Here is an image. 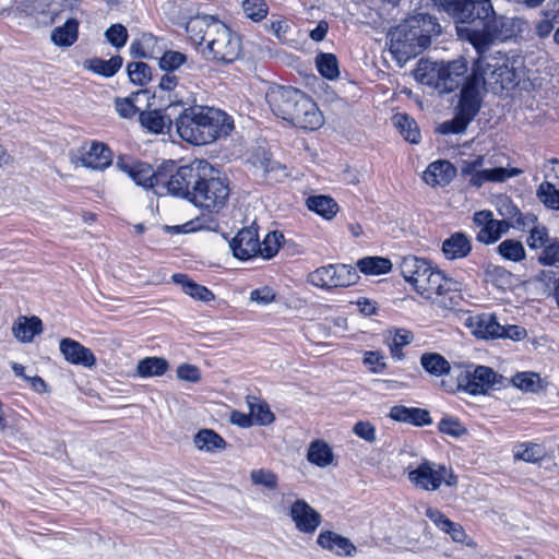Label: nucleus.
Instances as JSON below:
<instances>
[{"instance_id": "473e14b6", "label": "nucleus", "mask_w": 559, "mask_h": 559, "mask_svg": "<svg viewBox=\"0 0 559 559\" xmlns=\"http://www.w3.org/2000/svg\"><path fill=\"white\" fill-rule=\"evenodd\" d=\"M123 60L120 56H114L108 60L92 58L84 62L85 69L104 78L114 76L122 67Z\"/></svg>"}, {"instance_id": "ea45409f", "label": "nucleus", "mask_w": 559, "mask_h": 559, "mask_svg": "<svg viewBox=\"0 0 559 559\" xmlns=\"http://www.w3.org/2000/svg\"><path fill=\"white\" fill-rule=\"evenodd\" d=\"M307 459L314 465L325 467L331 464L333 453L331 448L324 441L316 440L309 445Z\"/></svg>"}, {"instance_id": "f8f14e48", "label": "nucleus", "mask_w": 559, "mask_h": 559, "mask_svg": "<svg viewBox=\"0 0 559 559\" xmlns=\"http://www.w3.org/2000/svg\"><path fill=\"white\" fill-rule=\"evenodd\" d=\"M484 59L473 66L472 73L466 76L462 86L460 99L456 106V111L463 117L473 121L480 110L483 102V91L486 85V80L483 73L478 71L483 68Z\"/></svg>"}, {"instance_id": "9d476101", "label": "nucleus", "mask_w": 559, "mask_h": 559, "mask_svg": "<svg viewBox=\"0 0 559 559\" xmlns=\"http://www.w3.org/2000/svg\"><path fill=\"white\" fill-rule=\"evenodd\" d=\"M407 476L415 487L427 491L438 490L442 484L448 487L457 484V477L451 468L429 460H423L416 468L408 471Z\"/></svg>"}, {"instance_id": "c756f323", "label": "nucleus", "mask_w": 559, "mask_h": 559, "mask_svg": "<svg viewBox=\"0 0 559 559\" xmlns=\"http://www.w3.org/2000/svg\"><path fill=\"white\" fill-rule=\"evenodd\" d=\"M41 320L37 317H20L12 326L13 335L23 343L32 342L43 330Z\"/></svg>"}, {"instance_id": "412c9836", "label": "nucleus", "mask_w": 559, "mask_h": 559, "mask_svg": "<svg viewBox=\"0 0 559 559\" xmlns=\"http://www.w3.org/2000/svg\"><path fill=\"white\" fill-rule=\"evenodd\" d=\"M467 61L459 58L450 62H442L440 78V93H451L456 90L467 72Z\"/></svg>"}, {"instance_id": "5fc2aeb1", "label": "nucleus", "mask_w": 559, "mask_h": 559, "mask_svg": "<svg viewBox=\"0 0 559 559\" xmlns=\"http://www.w3.org/2000/svg\"><path fill=\"white\" fill-rule=\"evenodd\" d=\"M413 340L411 332L405 330H399L393 335L392 342L390 343V353L395 360H401L404 357L403 347L409 344Z\"/></svg>"}, {"instance_id": "774afa93", "label": "nucleus", "mask_w": 559, "mask_h": 559, "mask_svg": "<svg viewBox=\"0 0 559 559\" xmlns=\"http://www.w3.org/2000/svg\"><path fill=\"white\" fill-rule=\"evenodd\" d=\"M425 514L442 532H445L452 522L440 510L430 507L426 509Z\"/></svg>"}, {"instance_id": "7c9ffc66", "label": "nucleus", "mask_w": 559, "mask_h": 559, "mask_svg": "<svg viewBox=\"0 0 559 559\" xmlns=\"http://www.w3.org/2000/svg\"><path fill=\"white\" fill-rule=\"evenodd\" d=\"M174 283L180 285L185 294L191 296L193 299L209 302L214 299V294L203 285L193 282L188 275L177 273L171 276Z\"/></svg>"}, {"instance_id": "4d7b16f0", "label": "nucleus", "mask_w": 559, "mask_h": 559, "mask_svg": "<svg viewBox=\"0 0 559 559\" xmlns=\"http://www.w3.org/2000/svg\"><path fill=\"white\" fill-rule=\"evenodd\" d=\"M242 10L247 17L255 22L263 20L267 14V5L263 0H245Z\"/></svg>"}, {"instance_id": "0e129e2a", "label": "nucleus", "mask_w": 559, "mask_h": 559, "mask_svg": "<svg viewBox=\"0 0 559 559\" xmlns=\"http://www.w3.org/2000/svg\"><path fill=\"white\" fill-rule=\"evenodd\" d=\"M353 432L369 443L377 439L376 427L370 421H357L353 427Z\"/></svg>"}, {"instance_id": "37998d69", "label": "nucleus", "mask_w": 559, "mask_h": 559, "mask_svg": "<svg viewBox=\"0 0 559 559\" xmlns=\"http://www.w3.org/2000/svg\"><path fill=\"white\" fill-rule=\"evenodd\" d=\"M248 406L253 424L255 423L260 426H267L274 421L275 416L267 404L252 397L251 400H248Z\"/></svg>"}, {"instance_id": "2eb2a0df", "label": "nucleus", "mask_w": 559, "mask_h": 559, "mask_svg": "<svg viewBox=\"0 0 559 559\" xmlns=\"http://www.w3.org/2000/svg\"><path fill=\"white\" fill-rule=\"evenodd\" d=\"M473 222L479 228L476 239L485 245L495 243L510 228V224L507 221L495 219L493 213L488 210L476 212L473 216Z\"/></svg>"}, {"instance_id": "dca6fc26", "label": "nucleus", "mask_w": 559, "mask_h": 559, "mask_svg": "<svg viewBox=\"0 0 559 559\" xmlns=\"http://www.w3.org/2000/svg\"><path fill=\"white\" fill-rule=\"evenodd\" d=\"M72 158L83 167L103 170L111 165L112 154L104 143L91 142L78 148Z\"/></svg>"}, {"instance_id": "a878e982", "label": "nucleus", "mask_w": 559, "mask_h": 559, "mask_svg": "<svg viewBox=\"0 0 559 559\" xmlns=\"http://www.w3.org/2000/svg\"><path fill=\"white\" fill-rule=\"evenodd\" d=\"M472 251L471 238L464 233L452 234L442 242V252L448 260L463 259Z\"/></svg>"}, {"instance_id": "c85d7f7f", "label": "nucleus", "mask_w": 559, "mask_h": 559, "mask_svg": "<svg viewBox=\"0 0 559 559\" xmlns=\"http://www.w3.org/2000/svg\"><path fill=\"white\" fill-rule=\"evenodd\" d=\"M139 120L145 130L154 134L165 133L173 124L170 117L160 110L141 111Z\"/></svg>"}, {"instance_id": "423d86ee", "label": "nucleus", "mask_w": 559, "mask_h": 559, "mask_svg": "<svg viewBox=\"0 0 559 559\" xmlns=\"http://www.w3.org/2000/svg\"><path fill=\"white\" fill-rule=\"evenodd\" d=\"M440 34L437 17L418 13L390 33V51L399 62H406L427 48L431 37Z\"/></svg>"}, {"instance_id": "0eeeda50", "label": "nucleus", "mask_w": 559, "mask_h": 559, "mask_svg": "<svg viewBox=\"0 0 559 559\" xmlns=\"http://www.w3.org/2000/svg\"><path fill=\"white\" fill-rule=\"evenodd\" d=\"M201 167H204V160L199 159L179 167L174 162L163 164L157 170V194H170L190 202Z\"/></svg>"}, {"instance_id": "de8ad7c7", "label": "nucleus", "mask_w": 559, "mask_h": 559, "mask_svg": "<svg viewBox=\"0 0 559 559\" xmlns=\"http://www.w3.org/2000/svg\"><path fill=\"white\" fill-rule=\"evenodd\" d=\"M187 62V55L176 50H163L158 66L163 71L174 72Z\"/></svg>"}, {"instance_id": "7ed1b4c3", "label": "nucleus", "mask_w": 559, "mask_h": 559, "mask_svg": "<svg viewBox=\"0 0 559 559\" xmlns=\"http://www.w3.org/2000/svg\"><path fill=\"white\" fill-rule=\"evenodd\" d=\"M182 106L175 119L178 135L193 145H206L227 136L233 128V119L223 110L203 105Z\"/></svg>"}, {"instance_id": "2f4dec72", "label": "nucleus", "mask_w": 559, "mask_h": 559, "mask_svg": "<svg viewBox=\"0 0 559 559\" xmlns=\"http://www.w3.org/2000/svg\"><path fill=\"white\" fill-rule=\"evenodd\" d=\"M307 207L325 219H332L338 212L336 201L329 195H311L306 200Z\"/></svg>"}, {"instance_id": "338daca9", "label": "nucleus", "mask_w": 559, "mask_h": 559, "mask_svg": "<svg viewBox=\"0 0 559 559\" xmlns=\"http://www.w3.org/2000/svg\"><path fill=\"white\" fill-rule=\"evenodd\" d=\"M177 377L180 380L195 383L201 379V373L194 365L183 364L177 368Z\"/></svg>"}, {"instance_id": "bf43d9fd", "label": "nucleus", "mask_w": 559, "mask_h": 559, "mask_svg": "<svg viewBox=\"0 0 559 559\" xmlns=\"http://www.w3.org/2000/svg\"><path fill=\"white\" fill-rule=\"evenodd\" d=\"M364 364L372 373H381L385 368V357L378 350H368L364 354Z\"/></svg>"}, {"instance_id": "bb28decb", "label": "nucleus", "mask_w": 559, "mask_h": 559, "mask_svg": "<svg viewBox=\"0 0 559 559\" xmlns=\"http://www.w3.org/2000/svg\"><path fill=\"white\" fill-rule=\"evenodd\" d=\"M521 174L522 170L516 167H495L480 169L479 174L475 175L472 187L480 188L487 182H506L508 179L516 177Z\"/></svg>"}, {"instance_id": "6ab92c4d", "label": "nucleus", "mask_w": 559, "mask_h": 559, "mask_svg": "<svg viewBox=\"0 0 559 559\" xmlns=\"http://www.w3.org/2000/svg\"><path fill=\"white\" fill-rule=\"evenodd\" d=\"M465 325L478 338H500L502 333V325L497 321L496 316L491 313L469 316L465 320Z\"/></svg>"}, {"instance_id": "8fccbe9b", "label": "nucleus", "mask_w": 559, "mask_h": 559, "mask_svg": "<svg viewBox=\"0 0 559 559\" xmlns=\"http://www.w3.org/2000/svg\"><path fill=\"white\" fill-rule=\"evenodd\" d=\"M537 197L547 207L559 210V188L548 179L538 187Z\"/></svg>"}, {"instance_id": "e2e57ef3", "label": "nucleus", "mask_w": 559, "mask_h": 559, "mask_svg": "<svg viewBox=\"0 0 559 559\" xmlns=\"http://www.w3.org/2000/svg\"><path fill=\"white\" fill-rule=\"evenodd\" d=\"M132 95L130 97L126 98H117L115 102V108L120 117L122 118H132L138 112V108L134 104V97L136 96Z\"/></svg>"}, {"instance_id": "13d9d810", "label": "nucleus", "mask_w": 559, "mask_h": 559, "mask_svg": "<svg viewBox=\"0 0 559 559\" xmlns=\"http://www.w3.org/2000/svg\"><path fill=\"white\" fill-rule=\"evenodd\" d=\"M538 262L543 265L559 266V240L550 241L538 257Z\"/></svg>"}, {"instance_id": "39448f33", "label": "nucleus", "mask_w": 559, "mask_h": 559, "mask_svg": "<svg viewBox=\"0 0 559 559\" xmlns=\"http://www.w3.org/2000/svg\"><path fill=\"white\" fill-rule=\"evenodd\" d=\"M266 102L274 115L300 129L313 131L323 124L317 104L300 90L273 86L266 93Z\"/></svg>"}, {"instance_id": "f03ea898", "label": "nucleus", "mask_w": 559, "mask_h": 559, "mask_svg": "<svg viewBox=\"0 0 559 559\" xmlns=\"http://www.w3.org/2000/svg\"><path fill=\"white\" fill-rule=\"evenodd\" d=\"M192 191L190 202L197 207L205 210L209 214H202L177 228L182 233L215 230L218 223L210 214H217L227 205L230 195L228 178L219 176L217 171L204 160V167H201V173Z\"/></svg>"}, {"instance_id": "cd10ccee", "label": "nucleus", "mask_w": 559, "mask_h": 559, "mask_svg": "<svg viewBox=\"0 0 559 559\" xmlns=\"http://www.w3.org/2000/svg\"><path fill=\"white\" fill-rule=\"evenodd\" d=\"M442 62L419 60L415 70L416 80L440 92Z\"/></svg>"}, {"instance_id": "58836bf2", "label": "nucleus", "mask_w": 559, "mask_h": 559, "mask_svg": "<svg viewBox=\"0 0 559 559\" xmlns=\"http://www.w3.org/2000/svg\"><path fill=\"white\" fill-rule=\"evenodd\" d=\"M168 369V362L162 357H146L136 366V372L141 378L163 376Z\"/></svg>"}, {"instance_id": "c9c22d12", "label": "nucleus", "mask_w": 559, "mask_h": 559, "mask_svg": "<svg viewBox=\"0 0 559 559\" xmlns=\"http://www.w3.org/2000/svg\"><path fill=\"white\" fill-rule=\"evenodd\" d=\"M423 369L433 377H442L451 371L450 362L438 353H425L420 357Z\"/></svg>"}, {"instance_id": "b1692460", "label": "nucleus", "mask_w": 559, "mask_h": 559, "mask_svg": "<svg viewBox=\"0 0 559 559\" xmlns=\"http://www.w3.org/2000/svg\"><path fill=\"white\" fill-rule=\"evenodd\" d=\"M318 545L337 556L352 557L356 552L355 545L347 538L332 531H322L317 538Z\"/></svg>"}, {"instance_id": "72a5a7b5", "label": "nucleus", "mask_w": 559, "mask_h": 559, "mask_svg": "<svg viewBox=\"0 0 559 559\" xmlns=\"http://www.w3.org/2000/svg\"><path fill=\"white\" fill-rule=\"evenodd\" d=\"M195 448L200 451L214 453L226 448V441L212 429L200 430L193 439Z\"/></svg>"}, {"instance_id": "a211bd4d", "label": "nucleus", "mask_w": 559, "mask_h": 559, "mask_svg": "<svg viewBox=\"0 0 559 559\" xmlns=\"http://www.w3.org/2000/svg\"><path fill=\"white\" fill-rule=\"evenodd\" d=\"M117 167L127 174L138 186L152 188L157 194V171H154L148 164L119 158Z\"/></svg>"}, {"instance_id": "4c0bfd02", "label": "nucleus", "mask_w": 559, "mask_h": 559, "mask_svg": "<svg viewBox=\"0 0 559 559\" xmlns=\"http://www.w3.org/2000/svg\"><path fill=\"white\" fill-rule=\"evenodd\" d=\"M357 269L366 275H382L391 271L392 262L383 257H366L358 260Z\"/></svg>"}, {"instance_id": "4468645a", "label": "nucleus", "mask_w": 559, "mask_h": 559, "mask_svg": "<svg viewBox=\"0 0 559 559\" xmlns=\"http://www.w3.org/2000/svg\"><path fill=\"white\" fill-rule=\"evenodd\" d=\"M294 497L295 493L283 495V502L289 503V518L298 532L313 534L321 525V514L304 499L296 498L292 500Z\"/></svg>"}, {"instance_id": "680f3d73", "label": "nucleus", "mask_w": 559, "mask_h": 559, "mask_svg": "<svg viewBox=\"0 0 559 559\" xmlns=\"http://www.w3.org/2000/svg\"><path fill=\"white\" fill-rule=\"evenodd\" d=\"M440 432L460 437L465 432V428L461 425L460 420L455 417L447 416L443 417L438 425Z\"/></svg>"}, {"instance_id": "1a4fd4ad", "label": "nucleus", "mask_w": 559, "mask_h": 559, "mask_svg": "<svg viewBox=\"0 0 559 559\" xmlns=\"http://www.w3.org/2000/svg\"><path fill=\"white\" fill-rule=\"evenodd\" d=\"M359 278L358 271L353 265L331 263L310 272L307 282L319 289L331 292L353 286L358 283Z\"/></svg>"}, {"instance_id": "a18cd8bd", "label": "nucleus", "mask_w": 559, "mask_h": 559, "mask_svg": "<svg viewBox=\"0 0 559 559\" xmlns=\"http://www.w3.org/2000/svg\"><path fill=\"white\" fill-rule=\"evenodd\" d=\"M318 71L328 80H334L338 76L337 59L332 53H320L316 59Z\"/></svg>"}, {"instance_id": "a19ab883", "label": "nucleus", "mask_w": 559, "mask_h": 559, "mask_svg": "<svg viewBox=\"0 0 559 559\" xmlns=\"http://www.w3.org/2000/svg\"><path fill=\"white\" fill-rule=\"evenodd\" d=\"M394 126L400 130L404 139L413 144L420 141V132L417 123L409 116L397 114L393 117Z\"/></svg>"}, {"instance_id": "052dcab7", "label": "nucleus", "mask_w": 559, "mask_h": 559, "mask_svg": "<svg viewBox=\"0 0 559 559\" xmlns=\"http://www.w3.org/2000/svg\"><path fill=\"white\" fill-rule=\"evenodd\" d=\"M143 45L145 47L146 53L150 55V59H158L165 49L164 40L157 38L156 36L144 33L142 34Z\"/></svg>"}, {"instance_id": "e433bc0d", "label": "nucleus", "mask_w": 559, "mask_h": 559, "mask_svg": "<svg viewBox=\"0 0 559 559\" xmlns=\"http://www.w3.org/2000/svg\"><path fill=\"white\" fill-rule=\"evenodd\" d=\"M511 383L525 393H538L544 389V381L538 373L522 371L511 378Z\"/></svg>"}, {"instance_id": "20e7f679", "label": "nucleus", "mask_w": 559, "mask_h": 559, "mask_svg": "<svg viewBox=\"0 0 559 559\" xmlns=\"http://www.w3.org/2000/svg\"><path fill=\"white\" fill-rule=\"evenodd\" d=\"M495 17L491 0H461L452 19L457 36L472 44L476 52L481 55L489 50L497 37L491 26Z\"/></svg>"}, {"instance_id": "09e8293b", "label": "nucleus", "mask_w": 559, "mask_h": 559, "mask_svg": "<svg viewBox=\"0 0 559 559\" xmlns=\"http://www.w3.org/2000/svg\"><path fill=\"white\" fill-rule=\"evenodd\" d=\"M130 81L136 85L144 86L152 79V69L142 61L130 62L127 67Z\"/></svg>"}, {"instance_id": "c03bdc74", "label": "nucleus", "mask_w": 559, "mask_h": 559, "mask_svg": "<svg viewBox=\"0 0 559 559\" xmlns=\"http://www.w3.org/2000/svg\"><path fill=\"white\" fill-rule=\"evenodd\" d=\"M544 453L540 445L533 442H522L513 448V456L516 461L535 463L543 457Z\"/></svg>"}, {"instance_id": "f3484780", "label": "nucleus", "mask_w": 559, "mask_h": 559, "mask_svg": "<svg viewBox=\"0 0 559 559\" xmlns=\"http://www.w3.org/2000/svg\"><path fill=\"white\" fill-rule=\"evenodd\" d=\"M229 248L235 258L239 260H250L259 257L260 240L255 228L248 227L238 231L230 240Z\"/></svg>"}, {"instance_id": "6e6d98bb", "label": "nucleus", "mask_w": 559, "mask_h": 559, "mask_svg": "<svg viewBox=\"0 0 559 559\" xmlns=\"http://www.w3.org/2000/svg\"><path fill=\"white\" fill-rule=\"evenodd\" d=\"M527 246L531 249H545L547 245L550 243V237L548 229L537 224L536 226H533V228L530 229V236L527 237Z\"/></svg>"}, {"instance_id": "f704fd0d", "label": "nucleus", "mask_w": 559, "mask_h": 559, "mask_svg": "<svg viewBox=\"0 0 559 559\" xmlns=\"http://www.w3.org/2000/svg\"><path fill=\"white\" fill-rule=\"evenodd\" d=\"M79 34V22L75 19H69L62 26L56 27L51 32V40L60 47L72 46Z\"/></svg>"}, {"instance_id": "69168bd1", "label": "nucleus", "mask_w": 559, "mask_h": 559, "mask_svg": "<svg viewBox=\"0 0 559 559\" xmlns=\"http://www.w3.org/2000/svg\"><path fill=\"white\" fill-rule=\"evenodd\" d=\"M275 296L276 295H275V292L273 290V288H271L269 286H263V287L253 289L250 293V300L260 306H266V305L271 304L272 301H274Z\"/></svg>"}, {"instance_id": "603ef678", "label": "nucleus", "mask_w": 559, "mask_h": 559, "mask_svg": "<svg viewBox=\"0 0 559 559\" xmlns=\"http://www.w3.org/2000/svg\"><path fill=\"white\" fill-rule=\"evenodd\" d=\"M106 40L116 49H121L126 46L129 35L124 25L116 23L110 25L104 33Z\"/></svg>"}, {"instance_id": "6e6552de", "label": "nucleus", "mask_w": 559, "mask_h": 559, "mask_svg": "<svg viewBox=\"0 0 559 559\" xmlns=\"http://www.w3.org/2000/svg\"><path fill=\"white\" fill-rule=\"evenodd\" d=\"M416 292L447 309L459 307L462 300L461 284L452 278L445 277L441 271L435 270L433 267L430 270L425 281H419Z\"/></svg>"}, {"instance_id": "864d4df0", "label": "nucleus", "mask_w": 559, "mask_h": 559, "mask_svg": "<svg viewBox=\"0 0 559 559\" xmlns=\"http://www.w3.org/2000/svg\"><path fill=\"white\" fill-rule=\"evenodd\" d=\"M472 121L462 115H460L457 111L455 112V116L453 119L444 121L441 123L437 131L441 134L448 135V134H460L463 133L468 124Z\"/></svg>"}, {"instance_id": "49530a36", "label": "nucleus", "mask_w": 559, "mask_h": 559, "mask_svg": "<svg viewBox=\"0 0 559 559\" xmlns=\"http://www.w3.org/2000/svg\"><path fill=\"white\" fill-rule=\"evenodd\" d=\"M284 235L280 231H270L266 234L262 242H260L259 257L265 260L272 259L281 247Z\"/></svg>"}, {"instance_id": "79ce46f5", "label": "nucleus", "mask_w": 559, "mask_h": 559, "mask_svg": "<svg viewBox=\"0 0 559 559\" xmlns=\"http://www.w3.org/2000/svg\"><path fill=\"white\" fill-rule=\"evenodd\" d=\"M497 252L508 261L521 262L525 259L526 252L523 243L515 239H506L497 247Z\"/></svg>"}, {"instance_id": "393cba45", "label": "nucleus", "mask_w": 559, "mask_h": 559, "mask_svg": "<svg viewBox=\"0 0 559 559\" xmlns=\"http://www.w3.org/2000/svg\"><path fill=\"white\" fill-rule=\"evenodd\" d=\"M389 417L392 420L424 427L432 423L427 409L395 405L390 408Z\"/></svg>"}, {"instance_id": "f257e3e1", "label": "nucleus", "mask_w": 559, "mask_h": 559, "mask_svg": "<svg viewBox=\"0 0 559 559\" xmlns=\"http://www.w3.org/2000/svg\"><path fill=\"white\" fill-rule=\"evenodd\" d=\"M186 32L194 45L202 46V56L217 64L236 61L242 51L240 35L210 14H197L186 23Z\"/></svg>"}, {"instance_id": "3c124183", "label": "nucleus", "mask_w": 559, "mask_h": 559, "mask_svg": "<svg viewBox=\"0 0 559 559\" xmlns=\"http://www.w3.org/2000/svg\"><path fill=\"white\" fill-rule=\"evenodd\" d=\"M250 479L253 485L264 487L269 490H275L278 485L277 475L265 468L252 469L250 472Z\"/></svg>"}, {"instance_id": "aec40b11", "label": "nucleus", "mask_w": 559, "mask_h": 559, "mask_svg": "<svg viewBox=\"0 0 559 559\" xmlns=\"http://www.w3.org/2000/svg\"><path fill=\"white\" fill-rule=\"evenodd\" d=\"M59 349L64 359L72 365L91 368L96 364V358L92 350L75 340L62 338Z\"/></svg>"}, {"instance_id": "ddd939ff", "label": "nucleus", "mask_w": 559, "mask_h": 559, "mask_svg": "<svg viewBox=\"0 0 559 559\" xmlns=\"http://www.w3.org/2000/svg\"><path fill=\"white\" fill-rule=\"evenodd\" d=\"M475 62L484 59L483 68L478 73H483L486 84L497 85L500 90H510L516 85V72L509 67L508 59L504 56L486 57V53H477Z\"/></svg>"}, {"instance_id": "9b49d317", "label": "nucleus", "mask_w": 559, "mask_h": 559, "mask_svg": "<svg viewBox=\"0 0 559 559\" xmlns=\"http://www.w3.org/2000/svg\"><path fill=\"white\" fill-rule=\"evenodd\" d=\"M503 383V377L487 366H475L461 370L456 376L457 390L471 395H484L490 390L498 389Z\"/></svg>"}, {"instance_id": "5701e85b", "label": "nucleus", "mask_w": 559, "mask_h": 559, "mask_svg": "<svg viewBox=\"0 0 559 559\" xmlns=\"http://www.w3.org/2000/svg\"><path fill=\"white\" fill-rule=\"evenodd\" d=\"M456 175V168L444 159L430 163L423 174V180L430 187H444Z\"/></svg>"}, {"instance_id": "4be33fe9", "label": "nucleus", "mask_w": 559, "mask_h": 559, "mask_svg": "<svg viewBox=\"0 0 559 559\" xmlns=\"http://www.w3.org/2000/svg\"><path fill=\"white\" fill-rule=\"evenodd\" d=\"M432 266L425 259L408 255L400 263L401 274L415 290L418 289L419 281H425Z\"/></svg>"}]
</instances>
